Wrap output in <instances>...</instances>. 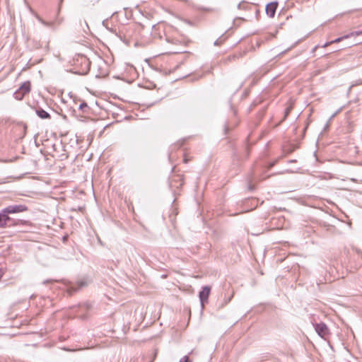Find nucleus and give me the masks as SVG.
<instances>
[{"label":"nucleus","instance_id":"412c9836","mask_svg":"<svg viewBox=\"0 0 362 362\" xmlns=\"http://www.w3.org/2000/svg\"><path fill=\"white\" fill-rule=\"evenodd\" d=\"M235 58H236V56L235 55H233V56L228 57V60L235 59Z\"/></svg>","mask_w":362,"mask_h":362},{"label":"nucleus","instance_id":"dca6fc26","mask_svg":"<svg viewBox=\"0 0 362 362\" xmlns=\"http://www.w3.org/2000/svg\"><path fill=\"white\" fill-rule=\"evenodd\" d=\"M347 37H344V36H342V37H338L334 40H332V44L333 43H337V42H339L341 41H342L344 39H346Z\"/></svg>","mask_w":362,"mask_h":362},{"label":"nucleus","instance_id":"4468645a","mask_svg":"<svg viewBox=\"0 0 362 362\" xmlns=\"http://www.w3.org/2000/svg\"><path fill=\"white\" fill-rule=\"evenodd\" d=\"M37 113L40 117H41L42 119L45 118V110L41 109V110H37Z\"/></svg>","mask_w":362,"mask_h":362},{"label":"nucleus","instance_id":"a211bd4d","mask_svg":"<svg viewBox=\"0 0 362 362\" xmlns=\"http://www.w3.org/2000/svg\"><path fill=\"white\" fill-rule=\"evenodd\" d=\"M180 362H189V358L187 356H185L180 359Z\"/></svg>","mask_w":362,"mask_h":362},{"label":"nucleus","instance_id":"4be33fe9","mask_svg":"<svg viewBox=\"0 0 362 362\" xmlns=\"http://www.w3.org/2000/svg\"><path fill=\"white\" fill-rule=\"evenodd\" d=\"M68 238V235H64L62 238L63 242L65 243Z\"/></svg>","mask_w":362,"mask_h":362},{"label":"nucleus","instance_id":"39448f33","mask_svg":"<svg viewBox=\"0 0 362 362\" xmlns=\"http://www.w3.org/2000/svg\"><path fill=\"white\" fill-rule=\"evenodd\" d=\"M210 292L211 287L209 286H204L202 288V290L199 292V298L202 308H204L205 303H208Z\"/></svg>","mask_w":362,"mask_h":362},{"label":"nucleus","instance_id":"2eb2a0df","mask_svg":"<svg viewBox=\"0 0 362 362\" xmlns=\"http://www.w3.org/2000/svg\"><path fill=\"white\" fill-rule=\"evenodd\" d=\"M249 4L246 1H242L238 5V9L245 8Z\"/></svg>","mask_w":362,"mask_h":362},{"label":"nucleus","instance_id":"0eeeda50","mask_svg":"<svg viewBox=\"0 0 362 362\" xmlns=\"http://www.w3.org/2000/svg\"><path fill=\"white\" fill-rule=\"evenodd\" d=\"M184 185V177L183 175H175L173 177L170 181V186L172 187L179 188L181 187Z\"/></svg>","mask_w":362,"mask_h":362},{"label":"nucleus","instance_id":"a878e982","mask_svg":"<svg viewBox=\"0 0 362 362\" xmlns=\"http://www.w3.org/2000/svg\"><path fill=\"white\" fill-rule=\"evenodd\" d=\"M361 34H362V30H361Z\"/></svg>","mask_w":362,"mask_h":362},{"label":"nucleus","instance_id":"ddd939ff","mask_svg":"<svg viewBox=\"0 0 362 362\" xmlns=\"http://www.w3.org/2000/svg\"><path fill=\"white\" fill-rule=\"evenodd\" d=\"M362 35L361 34V30L354 31V32L350 33L348 35H344V37H348L349 38L350 37L358 36V35Z\"/></svg>","mask_w":362,"mask_h":362},{"label":"nucleus","instance_id":"1a4fd4ad","mask_svg":"<svg viewBox=\"0 0 362 362\" xmlns=\"http://www.w3.org/2000/svg\"><path fill=\"white\" fill-rule=\"evenodd\" d=\"M11 221V218L6 216L1 210L0 212V228H4L8 225V222Z\"/></svg>","mask_w":362,"mask_h":362},{"label":"nucleus","instance_id":"5701e85b","mask_svg":"<svg viewBox=\"0 0 362 362\" xmlns=\"http://www.w3.org/2000/svg\"><path fill=\"white\" fill-rule=\"evenodd\" d=\"M220 44V42L218 40H216L215 42H214V45H218Z\"/></svg>","mask_w":362,"mask_h":362},{"label":"nucleus","instance_id":"9d476101","mask_svg":"<svg viewBox=\"0 0 362 362\" xmlns=\"http://www.w3.org/2000/svg\"><path fill=\"white\" fill-rule=\"evenodd\" d=\"M57 144L47 139V153L52 154L56 151Z\"/></svg>","mask_w":362,"mask_h":362},{"label":"nucleus","instance_id":"20e7f679","mask_svg":"<svg viewBox=\"0 0 362 362\" xmlns=\"http://www.w3.org/2000/svg\"><path fill=\"white\" fill-rule=\"evenodd\" d=\"M27 207L25 205H10L2 209L4 213L8 216L9 214H16L23 212L27 210Z\"/></svg>","mask_w":362,"mask_h":362},{"label":"nucleus","instance_id":"aec40b11","mask_svg":"<svg viewBox=\"0 0 362 362\" xmlns=\"http://www.w3.org/2000/svg\"><path fill=\"white\" fill-rule=\"evenodd\" d=\"M331 44H332V41L328 42H326V43L323 45V47H326L329 46V45H331Z\"/></svg>","mask_w":362,"mask_h":362},{"label":"nucleus","instance_id":"b1692460","mask_svg":"<svg viewBox=\"0 0 362 362\" xmlns=\"http://www.w3.org/2000/svg\"><path fill=\"white\" fill-rule=\"evenodd\" d=\"M187 161H188V160H187L186 158H184V162H185V163H187Z\"/></svg>","mask_w":362,"mask_h":362},{"label":"nucleus","instance_id":"f8f14e48","mask_svg":"<svg viewBox=\"0 0 362 362\" xmlns=\"http://www.w3.org/2000/svg\"><path fill=\"white\" fill-rule=\"evenodd\" d=\"M293 109V105H288L286 110H285V114H284V117L283 118V120H285L286 119V117L288 116V115L290 114L291 110Z\"/></svg>","mask_w":362,"mask_h":362},{"label":"nucleus","instance_id":"7ed1b4c3","mask_svg":"<svg viewBox=\"0 0 362 362\" xmlns=\"http://www.w3.org/2000/svg\"><path fill=\"white\" fill-rule=\"evenodd\" d=\"M30 91V81L24 82L19 88L16 90L13 93V96L16 100H21L23 98L25 95L28 94Z\"/></svg>","mask_w":362,"mask_h":362},{"label":"nucleus","instance_id":"f257e3e1","mask_svg":"<svg viewBox=\"0 0 362 362\" xmlns=\"http://www.w3.org/2000/svg\"><path fill=\"white\" fill-rule=\"evenodd\" d=\"M87 285V282L85 280H80L77 282H69L67 284L55 281L50 282L47 280V288L49 286L50 289H60L62 291H66L69 296L73 295L78 290L81 288L86 286Z\"/></svg>","mask_w":362,"mask_h":362},{"label":"nucleus","instance_id":"6ab92c4d","mask_svg":"<svg viewBox=\"0 0 362 362\" xmlns=\"http://www.w3.org/2000/svg\"><path fill=\"white\" fill-rule=\"evenodd\" d=\"M168 42H172V43H173V44H178V42H180V41H179V40H173V39H172L171 40H169V39H168Z\"/></svg>","mask_w":362,"mask_h":362},{"label":"nucleus","instance_id":"393cba45","mask_svg":"<svg viewBox=\"0 0 362 362\" xmlns=\"http://www.w3.org/2000/svg\"><path fill=\"white\" fill-rule=\"evenodd\" d=\"M46 116H47V118L49 117V113L47 112Z\"/></svg>","mask_w":362,"mask_h":362},{"label":"nucleus","instance_id":"f03ea898","mask_svg":"<svg viewBox=\"0 0 362 362\" xmlns=\"http://www.w3.org/2000/svg\"><path fill=\"white\" fill-rule=\"evenodd\" d=\"M90 62L84 55H78L74 59V72L78 75H85L90 70Z\"/></svg>","mask_w":362,"mask_h":362},{"label":"nucleus","instance_id":"423d86ee","mask_svg":"<svg viewBox=\"0 0 362 362\" xmlns=\"http://www.w3.org/2000/svg\"><path fill=\"white\" fill-rule=\"evenodd\" d=\"M315 329L317 333L322 338H325L329 334V329L323 322L316 324Z\"/></svg>","mask_w":362,"mask_h":362},{"label":"nucleus","instance_id":"6e6552de","mask_svg":"<svg viewBox=\"0 0 362 362\" xmlns=\"http://www.w3.org/2000/svg\"><path fill=\"white\" fill-rule=\"evenodd\" d=\"M278 6L277 2H271L266 6V13L270 18H273L275 15Z\"/></svg>","mask_w":362,"mask_h":362},{"label":"nucleus","instance_id":"f3484780","mask_svg":"<svg viewBox=\"0 0 362 362\" xmlns=\"http://www.w3.org/2000/svg\"><path fill=\"white\" fill-rule=\"evenodd\" d=\"M88 107L86 103H83L79 105V109L82 111H85V109H87Z\"/></svg>","mask_w":362,"mask_h":362},{"label":"nucleus","instance_id":"9b49d317","mask_svg":"<svg viewBox=\"0 0 362 362\" xmlns=\"http://www.w3.org/2000/svg\"><path fill=\"white\" fill-rule=\"evenodd\" d=\"M74 309H76V311H75V313H74L75 316L77 317L81 318V317H83V316L80 313L79 310H88V307L86 305H79L76 308H75Z\"/></svg>","mask_w":362,"mask_h":362}]
</instances>
